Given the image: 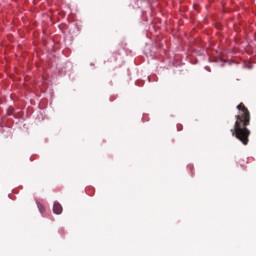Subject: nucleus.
Listing matches in <instances>:
<instances>
[{
  "mask_svg": "<svg viewBox=\"0 0 256 256\" xmlns=\"http://www.w3.org/2000/svg\"><path fill=\"white\" fill-rule=\"evenodd\" d=\"M62 212H63V207H62V205H61L59 202H55V203L53 204V213H54L55 215H61Z\"/></svg>",
  "mask_w": 256,
  "mask_h": 256,
  "instance_id": "nucleus-2",
  "label": "nucleus"
},
{
  "mask_svg": "<svg viewBox=\"0 0 256 256\" xmlns=\"http://www.w3.org/2000/svg\"><path fill=\"white\" fill-rule=\"evenodd\" d=\"M237 109L239 112L235 116L236 122L234 123V128L231 129V133L243 145H247L249 143V135H251V131L247 129L251 125V112L245 107L244 103H240Z\"/></svg>",
  "mask_w": 256,
  "mask_h": 256,
  "instance_id": "nucleus-1",
  "label": "nucleus"
},
{
  "mask_svg": "<svg viewBox=\"0 0 256 256\" xmlns=\"http://www.w3.org/2000/svg\"><path fill=\"white\" fill-rule=\"evenodd\" d=\"M38 210L40 213H44L45 212V207L42 204H38Z\"/></svg>",
  "mask_w": 256,
  "mask_h": 256,
  "instance_id": "nucleus-3",
  "label": "nucleus"
}]
</instances>
